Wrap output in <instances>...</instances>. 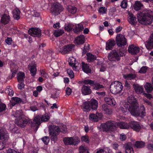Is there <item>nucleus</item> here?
Here are the masks:
<instances>
[{
    "label": "nucleus",
    "mask_w": 153,
    "mask_h": 153,
    "mask_svg": "<svg viewBox=\"0 0 153 153\" xmlns=\"http://www.w3.org/2000/svg\"><path fill=\"white\" fill-rule=\"evenodd\" d=\"M144 88L147 93H150L153 90V86L150 83L146 82Z\"/></svg>",
    "instance_id": "obj_33"
},
{
    "label": "nucleus",
    "mask_w": 153,
    "mask_h": 153,
    "mask_svg": "<svg viewBox=\"0 0 153 153\" xmlns=\"http://www.w3.org/2000/svg\"><path fill=\"white\" fill-rule=\"evenodd\" d=\"M29 121L27 120L22 118L16 119L15 121V123L18 126L21 127H24L27 124Z\"/></svg>",
    "instance_id": "obj_10"
},
{
    "label": "nucleus",
    "mask_w": 153,
    "mask_h": 153,
    "mask_svg": "<svg viewBox=\"0 0 153 153\" xmlns=\"http://www.w3.org/2000/svg\"><path fill=\"white\" fill-rule=\"evenodd\" d=\"M126 153H134V150L131 143H128L125 147Z\"/></svg>",
    "instance_id": "obj_34"
},
{
    "label": "nucleus",
    "mask_w": 153,
    "mask_h": 153,
    "mask_svg": "<svg viewBox=\"0 0 153 153\" xmlns=\"http://www.w3.org/2000/svg\"><path fill=\"white\" fill-rule=\"evenodd\" d=\"M42 140L44 143L45 145H47L50 140L49 138L47 136L44 137L42 139Z\"/></svg>",
    "instance_id": "obj_52"
},
{
    "label": "nucleus",
    "mask_w": 153,
    "mask_h": 153,
    "mask_svg": "<svg viewBox=\"0 0 153 153\" xmlns=\"http://www.w3.org/2000/svg\"><path fill=\"white\" fill-rule=\"evenodd\" d=\"M83 83L85 85H89L91 86H94L95 82L91 80L87 79L83 81Z\"/></svg>",
    "instance_id": "obj_42"
},
{
    "label": "nucleus",
    "mask_w": 153,
    "mask_h": 153,
    "mask_svg": "<svg viewBox=\"0 0 153 153\" xmlns=\"http://www.w3.org/2000/svg\"><path fill=\"white\" fill-rule=\"evenodd\" d=\"M22 114V111L21 110L16 111L13 115L15 117L17 118V119H18L19 118H22L21 117Z\"/></svg>",
    "instance_id": "obj_47"
},
{
    "label": "nucleus",
    "mask_w": 153,
    "mask_h": 153,
    "mask_svg": "<svg viewBox=\"0 0 153 153\" xmlns=\"http://www.w3.org/2000/svg\"><path fill=\"white\" fill-rule=\"evenodd\" d=\"M64 33L63 30L57 29L54 31V34L55 36L56 37L62 35Z\"/></svg>",
    "instance_id": "obj_39"
},
{
    "label": "nucleus",
    "mask_w": 153,
    "mask_h": 153,
    "mask_svg": "<svg viewBox=\"0 0 153 153\" xmlns=\"http://www.w3.org/2000/svg\"><path fill=\"white\" fill-rule=\"evenodd\" d=\"M57 45L58 46V51L63 54L68 53L72 50L73 46V45H68L64 46L62 42H59Z\"/></svg>",
    "instance_id": "obj_5"
},
{
    "label": "nucleus",
    "mask_w": 153,
    "mask_h": 153,
    "mask_svg": "<svg viewBox=\"0 0 153 153\" xmlns=\"http://www.w3.org/2000/svg\"><path fill=\"white\" fill-rule=\"evenodd\" d=\"M115 44V42L114 39H110L108 40L106 42L105 49L107 50H112Z\"/></svg>",
    "instance_id": "obj_16"
},
{
    "label": "nucleus",
    "mask_w": 153,
    "mask_h": 153,
    "mask_svg": "<svg viewBox=\"0 0 153 153\" xmlns=\"http://www.w3.org/2000/svg\"><path fill=\"white\" fill-rule=\"evenodd\" d=\"M93 86L94 87V88L95 90H97L103 87L102 85H100L99 83H97L95 82L94 86Z\"/></svg>",
    "instance_id": "obj_55"
},
{
    "label": "nucleus",
    "mask_w": 153,
    "mask_h": 153,
    "mask_svg": "<svg viewBox=\"0 0 153 153\" xmlns=\"http://www.w3.org/2000/svg\"><path fill=\"white\" fill-rule=\"evenodd\" d=\"M65 92L67 95H70L72 93V90L70 88L67 87L65 90Z\"/></svg>",
    "instance_id": "obj_61"
},
{
    "label": "nucleus",
    "mask_w": 153,
    "mask_h": 153,
    "mask_svg": "<svg viewBox=\"0 0 153 153\" xmlns=\"http://www.w3.org/2000/svg\"><path fill=\"white\" fill-rule=\"evenodd\" d=\"M85 40V38L84 35H81L76 37L75 40L77 44L81 45L83 44Z\"/></svg>",
    "instance_id": "obj_22"
},
{
    "label": "nucleus",
    "mask_w": 153,
    "mask_h": 153,
    "mask_svg": "<svg viewBox=\"0 0 153 153\" xmlns=\"http://www.w3.org/2000/svg\"><path fill=\"white\" fill-rule=\"evenodd\" d=\"M25 78V73L22 72H19L17 74V79L19 82H23Z\"/></svg>",
    "instance_id": "obj_32"
},
{
    "label": "nucleus",
    "mask_w": 153,
    "mask_h": 153,
    "mask_svg": "<svg viewBox=\"0 0 153 153\" xmlns=\"http://www.w3.org/2000/svg\"><path fill=\"white\" fill-rule=\"evenodd\" d=\"M89 102L90 107L92 109L95 110L98 107V103L97 100L92 99Z\"/></svg>",
    "instance_id": "obj_21"
},
{
    "label": "nucleus",
    "mask_w": 153,
    "mask_h": 153,
    "mask_svg": "<svg viewBox=\"0 0 153 153\" xmlns=\"http://www.w3.org/2000/svg\"><path fill=\"white\" fill-rule=\"evenodd\" d=\"M101 109L102 111L105 114H111L112 113V111L111 109L106 104L102 105L101 106Z\"/></svg>",
    "instance_id": "obj_20"
},
{
    "label": "nucleus",
    "mask_w": 153,
    "mask_h": 153,
    "mask_svg": "<svg viewBox=\"0 0 153 153\" xmlns=\"http://www.w3.org/2000/svg\"><path fill=\"white\" fill-rule=\"evenodd\" d=\"M73 27V25L72 24H69L65 27V30L70 32L72 30Z\"/></svg>",
    "instance_id": "obj_51"
},
{
    "label": "nucleus",
    "mask_w": 153,
    "mask_h": 153,
    "mask_svg": "<svg viewBox=\"0 0 153 153\" xmlns=\"http://www.w3.org/2000/svg\"><path fill=\"white\" fill-rule=\"evenodd\" d=\"M63 141L65 145H76L79 142V141H75L72 137H66L63 139Z\"/></svg>",
    "instance_id": "obj_11"
},
{
    "label": "nucleus",
    "mask_w": 153,
    "mask_h": 153,
    "mask_svg": "<svg viewBox=\"0 0 153 153\" xmlns=\"http://www.w3.org/2000/svg\"><path fill=\"white\" fill-rule=\"evenodd\" d=\"M87 60L88 62L93 61L96 59V56L92 55L91 53H88L87 54Z\"/></svg>",
    "instance_id": "obj_38"
},
{
    "label": "nucleus",
    "mask_w": 153,
    "mask_h": 153,
    "mask_svg": "<svg viewBox=\"0 0 153 153\" xmlns=\"http://www.w3.org/2000/svg\"><path fill=\"white\" fill-rule=\"evenodd\" d=\"M81 107L84 111L88 112L90 110L91 108L89 101L84 102Z\"/></svg>",
    "instance_id": "obj_28"
},
{
    "label": "nucleus",
    "mask_w": 153,
    "mask_h": 153,
    "mask_svg": "<svg viewBox=\"0 0 153 153\" xmlns=\"http://www.w3.org/2000/svg\"><path fill=\"white\" fill-rule=\"evenodd\" d=\"M140 49L138 46H136L134 45H131L129 46L128 48V52L133 55L137 54L140 51Z\"/></svg>",
    "instance_id": "obj_14"
},
{
    "label": "nucleus",
    "mask_w": 153,
    "mask_h": 153,
    "mask_svg": "<svg viewBox=\"0 0 153 153\" xmlns=\"http://www.w3.org/2000/svg\"><path fill=\"white\" fill-rule=\"evenodd\" d=\"M10 21V17L9 15L6 14H4L2 17L1 22L4 24H7Z\"/></svg>",
    "instance_id": "obj_29"
},
{
    "label": "nucleus",
    "mask_w": 153,
    "mask_h": 153,
    "mask_svg": "<svg viewBox=\"0 0 153 153\" xmlns=\"http://www.w3.org/2000/svg\"><path fill=\"white\" fill-rule=\"evenodd\" d=\"M12 40L11 38H7L5 40V42L8 45H10L12 42Z\"/></svg>",
    "instance_id": "obj_63"
},
{
    "label": "nucleus",
    "mask_w": 153,
    "mask_h": 153,
    "mask_svg": "<svg viewBox=\"0 0 153 153\" xmlns=\"http://www.w3.org/2000/svg\"><path fill=\"white\" fill-rule=\"evenodd\" d=\"M81 63L82 68L83 71L86 73H90L91 71V70L89 68L88 65L83 62H82Z\"/></svg>",
    "instance_id": "obj_25"
},
{
    "label": "nucleus",
    "mask_w": 153,
    "mask_h": 153,
    "mask_svg": "<svg viewBox=\"0 0 153 153\" xmlns=\"http://www.w3.org/2000/svg\"><path fill=\"white\" fill-rule=\"evenodd\" d=\"M115 40L117 45L119 47L124 46L126 44V39L124 35L121 34L117 35Z\"/></svg>",
    "instance_id": "obj_6"
},
{
    "label": "nucleus",
    "mask_w": 153,
    "mask_h": 153,
    "mask_svg": "<svg viewBox=\"0 0 153 153\" xmlns=\"http://www.w3.org/2000/svg\"><path fill=\"white\" fill-rule=\"evenodd\" d=\"M148 67L146 66H143L141 68L139 71V72L140 73H145L147 71Z\"/></svg>",
    "instance_id": "obj_50"
},
{
    "label": "nucleus",
    "mask_w": 153,
    "mask_h": 153,
    "mask_svg": "<svg viewBox=\"0 0 153 153\" xmlns=\"http://www.w3.org/2000/svg\"><path fill=\"white\" fill-rule=\"evenodd\" d=\"M123 88L122 83L118 81H115L112 83L110 86L111 92L113 94H116L120 92Z\"/></svg>",
    "instance_id": "obj_4"
},
{
    "label": "nucleus",
    "mask_w": 153,
    "mask_h": 153,
    "mask_svg": "<svg viewBox=\"0 0 153 153\" xmlns=\"http://www.w3.org/2000/svg\"><path fill=\"white\" fill-rule=\"evenodd\" d=\"M108 59L111 61H118L120 59V56L116 50H114L109 54L108 56Z\"/></svg>",
    "instance_id": "obj_7"
},
{
    "label": "nucleus",
    "mask_w": 153,
    "mask_h": 153,
    "mask_svg": "<svg viewBox=\"0 0 153 153\" xmlns=\"http://www.w3.org/2000/svg\"><path fill=\"white\" fill-rule=\"evenodd\" d=\"M70 60V62H69V65L71 66H73L74 64H75V59L73 57H71L69 59Z\"/></svg>",
    "instance_id": "obj_58"
},
{
    "label": "nucleus",
    "mask_w": 153,
    "mask_h": 153,
    "mask_svg": "<svg viewBox=\"0 0 153 153\" xmlns=\"http://www.w3.org/2000/svg\"><path fill=\"white\" fill-rule=\"evenodd\" d=\"M6 108V106L4 104L1 103L0 104V112H1L4 111Z\"/></svg>",
    "instance_id": "obj_60"
},
{
    "label": "nucleus",
    "mask_w": 153,
    "mask_h": 153,
    "mask_svg": "<svg viewBox=\"0 0 153 153\" xmlns=\"http://www.w3.org/2000/svg\"><path fill=\"white\" fill-rule=\"evenodd\" d=\"M67 9L69 13L74 14L76 12L77 9L75 7L69 5L67 7Z\"/></svg>",
    "instance_id": "obj_36"
},
{
    "label": "nucleus",
    "mask_w": 153,
    "mask_h": 153,
    "mask_svg": "<svg viewBox=\"0 0 153 153\" xmlns=\"http://www.w3.org/2000/svg\"><path fill=\"white\" fill-rule=\"evenodd\" d=\"M81 140L82 142H84L88 143H89V138L88 136H82L81 137Z\"/></svg>",
    "instance_id": "obj_48"
},
{
    "label": "nucleus",
    "mask_w": 153,
    "mask_h": 153,
    "mask_svg": "<svg viewBox=\"0 0 153 153\" xmlns=\"http://www.w3.org/2000/svg\"><path fill=\"white\" fill-rule=\"evenodd\" d=\"M147 44L146 45V48L148 49H151L153 48V33H152L148 40L147 41Z\"/></svg>",
    "instance_id": "obj_19"
},
{
    "label": "nucleus",
    "mask_w": 153,
    "mask_h": 153,
    "mask_svg": "<svg viewBox=\"0 0 153 153\" xmlns=\"http://www.w3.org/2000/svg\"><path fill=\"white\" fill-rule=\"evenodd\" d=\"M67 72L69 76L71 78H72L74 77V74L71 69H68L67 70Z\"/></svg>",
    "instance_id": "obj_54"
},
{
    "label": "nucleus",
    "mask_w": 153,
    "mask_h": 153,
    "mask_svg": "<svg viewBox=\"0 0 153 153\" xmlns=\"http://www.w3.org/2000/svg\"><path fill=\"white\" fill-rule=\"evenodd\" d=\"M134 89L135 91L138 94L143 93V88L142 86L134 85Z\"/></svg>",
    "instance_id": "obj_37"
},
{
    "label": "nucleus",
    "mask_w": 153,
    "mask_h": 153,
    "mask_svg": "<svg viewBox=\"0 0 153 153\" xmlns=\"http://www.w3.org/2000/svg\"><path fill=\"white\" fill-rule=\"evenodd\" d=\"M104 101L108 104L112 106H114L115 105L116 102L114 100L111 98L106 97L104 98Z\"/></svg>",
    "instance_id": "obj_24"
},
{
    "label": "nucleus",
    "mask_w": 153,
    "mask_h": 153,
    "mask_svg": "<svg viewBox=\"0 0 153 153\" xmlns=\"http://www.w3.org/2000/svg\"><path fill=\"white\" fill-rule=\"evenodd\" d=\"M125 50L123 48H120L119 49V53L120 54V56H124L125 54Z\"/></svg>",
    "instance_id": "obj_62"
},
{
    "label": "nucleus",
    "mask_w": 153,
    "mask_h": 153,
    "mask_svg": "<svg viewBox=\"0 0 153 153\" xmlns=\"http://www.w3.org/2000/svg\"><path fill=\"white\" fill-rule=\"evenodd\" d=\"M49 134L51 136L50 138L51 141H53L54 143H55L57 140V135L58 134H51V133H49Z\"/></svg>",
    "instance_id": "obj_46"
},
{
    "label": "nucleus",
    "mask_w": 153,
    "mask_h": 153,
    "mask_svg": "<svg viewBox=\"0 0 153 153\" xmlns=\"http://www.w3.org/2000/svg\"><path fill=\"white\" fill-rule=\"evenodd\" d=\"M145 143L143 141H137L134 144V146L137 148H141L144 147Z\"/></svg>",
    "instance_id": "obj_35"
},
{
    "label": "nucleus",
    "mask_w": 153,
    "mask_h": 153,
    "mask_svg": "<svg viewBox=\"0 0 153 153\" xmlns=\"http://www.w3.org/2000/svg\"><path fill=\"white\" fill-rule=\"evenodd\" d=\"M98 11L99 13L103 14L106 12L107 9L105 7H101L100 8Z\"/></svg>",
    "instance_id": "obj_57"
},
{
    "label": "nucleus",
    "mask_w": 153,
    "mask_h": 153,
    "mask_svg": "<svg viewBox=\"0 0 153 153\" xmlns=\"http://www.w3.org/2000/svg\"><path fill=\"white\" fill-rule=\"evenodd\" d=\"M119 127L123 129H127L129 128V123L128 124L125 122H120L117 123V127Z\"/></svg>",
    "instance_id": "obj_23"
},
{
    "label": "nucleus",
    "mask_w": 153,
    "mask_h": 153,
    "mask_svg": "<svg viewBox=\"0 0 153 153\" xmlns=\"http://www.w3.org/2000/svg\"><path fill=\"white\" fill-rule=\"evenodd\" d=\"M81 91L82 94L85 95L90 94L92 92L90 86L85 85H83Z\"/></svg>",
    "instance_id": "obj_18"
},
{
    "label": "nucleus",
    "mask_w": 153,
    "mask_h": 153,
    "mask_svg": "<svg viewBox=\"0 0 153 153\" xmlns=\"http://www.w3.org/2000/svg\"><path fill=\"white\" fill-rule=\"evenodd\" d=\"M21 99L18 97H13L10 100L11 104L12 106L15 105L16 104L21 103Z\"/></svg>",
    "instance_id": "obj_30"
},
{
    "label": "nucleus",
    "mask_w": 153,
    "mask_h": 153,
    "mask_svg": "<svg viewBox=\"0 0 153 153\" xmlns=\"http://www.w3.org/2000/svg\"><path fill=\"white\" fill-rule=\"evenodd\" d=\"M83 29V27L82 24H79L74 27L73 29L74 32L75 33H78L81 32Z\"/></svg>",
    "instance_id": "obj_31"
},
{
    "label": "nucleus",
    "mask_w": 153,
    "mask_h": 153,
    "mask_svg": "<svg viewBox=\"0 0 153 153\" xmlns=\"http://www.w3.org/2000/svg\"><path fill=\"white\" fill-rule=\"evenodd\" d=\"M28 68L30 71L31 75L33 76H34L36 71V65L34 62H32L28 66Z\"/></svg>",
    "instance_id": "obj_17"
},
{
    "label": "nucleus",
    "mask_w": 153,
    "mask_h": 153,
    "mask_svg": "<svg viewBox=\"0 0 153 153\" xmlns=\"http://www.w3.org/2000/svg\"><path fill=\"white\" fill-rule=\"evenodd\" d=\"M40 72L41 74V76L44 77L45 78H48V74L45 72V70H41Z\"/></svg>",
    "instance_id": "obj_56"
},
{
    "label": "nucleus",
    "mask_w": 153,
    "mask_h": 153,
    "mask_svg": "<svg viewBox=\"0 0 153 153\" xmlns=\"http://www.w3.org/2000/svg\"><path fill=\"white\" fill-rule=\"evenodd\" d=\"M63 10V8L62 6L59 4H53L51 8V11L52 12L55 13L56 15H58Z\"/></svg>",
    "instance_id": "obj_9"
},
{
    "label": "nucleus",
    "mask_w": 153,
    "mask_h": 153,
    "mask_svg": "<svg viewBox=\"0 0 153 153\" xmlns=\"http://www.w3.org/2000/svg\"><path fill=\"white\" fill-rule=\"evenodd\" d=\"M143 6L140 2L137 1L135 2L134 5V7L135 10H138L140 9L142 6Z\"/></svg>",
    "instance_id": "obj_41"
},
{
    "label": "nucleus",
    "mask_w": 153,
    "mask_h": 153,
    "mask_svg": "<svg viewBox=\"0 0 153 153\" xmlns=\"http://www.w3.org/2000/svg\"><path fill=\"white\" fill-rule=\"evenodd\" d=\"M136 77L135 74H126L123 75V77L127 80H131L134 79Z\"/></svg>",
    "instance_id": "obj_40"
},
{
    "label": "nucleus",
    "mask_w": 153,
    "mask_h": 153,
    "mask_svg": "<svg viewBox=\"0 0 153 153\" xmlns=\"http://www.w3.org/2000/svg\"><path fill=\"white\" fill-rule=\"evenodd\" d=\"M128 21L132 25H135L137 23L136 19L135 16L132 13H129Z\"/></svg>",
    "instance_id": "obj_27"
},
{
    "label": "nucleus",
    "mask_w": 153,
    "mask_h": 153,
    "mask_svg": "<svg viewBox=\"0 0 153 153\" xmlns=\"http://www.w3.org/2000/svg\"><path fill=\"white\" fill-rule=\"evenodd\" d=\"M127 5V2L126 0L123 1L121 3V6L123 8H125L126 7Z\"/></svg>",
    "instance_id": "obj_59"
},
{
    "label": "nucleus",
    "mask_w": 153,
    "mask_h": 153,
    "mask_svg": "<svg viewBox=\"0 0 153 153\" xmlns=\"http://www.w3.org/2000/svg\"><path fill=\"white\" fill-rule=\"evenodd\" d=\"M129 127L137 131H139L141 129V126L136 121H132L129 123Z\"/></svg>",
    "instance_id": "obj_15"
},
{
    "label": "nucleus",
    "mask_w": 153,
    "mask_h": 153,
    "mask_svg": "<svg viewBox=\"0 0 153 153\" xmlns=\"http://www.w3.org/2000/svg\"><path fill=\"white\" fill-rule=\"evenodd\" d=\"M138 104L136 99L133 96H130L128 97L125 104L120 107V110L123 113L128 111L132 115L143 117L146 114L144 106L141 105L138 109Z\"/></svg>",
    "instance_id": "obj_1"
},
{
    "label": "nucleus",
    "mask_w": 153,
    "mask_h": 153,
    "mask_svg": "<svg viewBox=\"0 0 153 153\" xmlns=\"http://www.w3.org/2000/svg\"><path fill=\"white\" fill-rule=\"evenodd\" d=\"M153 12L150 10H144L138 12L137 19L138 22L143 25H150L153 21Z\"/></svg>",
    "instance_id": "obj_2"
},
{
    "label": "nucleus",
    "mask_w": 153,
    "mask_h": 153,
    "mask_svg": "<svg viewBox=\"0 0 153 153\" xmlns=\"http://www.w3.org/2000/svg\"><path fill=\"white\" fill-rule=\"evenodd\" d=\"M5 92L6 94L10 96H13L14 94V91L11 88H6Z\"/></svg>",
    "instance_id": "obj_49"
},
{
    "label": "nucleus",
    "mask_w": 153,
    "mask_h": 153,
    "mask_svg": "<svg viewBox=\"0 0 153 153\" xmlns=\"http://www.w3.org/2000/svg\"><path fill=\"white\" fill-rule=\"evenodd\" d=\"M49 118L48 114H45L44 115L41 116V120L42 121H48Z\"/></svg>",
    "instance_id": "obj_53"
},
{
    "label": "nucleus",
    "mask_w": 153,
    "mask_h": 153,
    "mask_svg": "<svg viewBox=\"0 0 153 153\" xmlns=\"http://www.w3.org/2000/svg\"><path fill=\"white\" fill-rule=\"evenodd\" d=\"M80 153H86L88 151V149L86 146H81L79 148Z\"/></svg>",
    "instance_id": "obj_44"
},
{
    "label": "nucleus",
    "mask_w": 153,
    "mask_h": 153,
    "mask_svg": "<svg viewBox=\"0 0 153 153\" xmlns=\"http://www.w3.org/2000/svg\"><path fill=\"white\" fill-rule=\"evenodd\" d=\"M101 126L104 131H114L116 130L117 123L114 121L109 120L105 123L101 124Z\"/></svg>",
    "instance_id": "obj_3"
},
{
    "label": "nucleus",
    "mask_w": 153,
    "mask_h": 153,
    "mask_svg": "<svg viewBox=\"0 0 153 153\" xmlns=\"http://www.w3.org/2000/svg\"><path fill=\"white\" fill-rule=\"evenodd\" d=\"M49 133L59 134L61 130L58 126L53 125H51L48 127Z\"/></svg>",
    "instance_id": "obj_13"
},
{
    "label": "nucleus",
    "mask_w": 153,
    "mask_h": 153,
    "mask_svg": "<svg viewBox=\"0 0 153 153\" xmlns=\"http://www.w3.org/2000/svg\"><path fill=\"white\" fill-rule=\"evenodd\" d=\"M7 153H20L19 152H17V151L15 150L11 149H9L7 151Z\"/></svg>",
    "instance_id": "obj_64"
},
{
    "label": "nucleus",
    "mask_w": 153,
    "mask_h": 153,
    "mask_svg": "<svg viewBox=\"0 0 153 153\" xmlns=\"http://www.w3.org/2000/svg\"><path fill=\"white\" fill-rule=\"evenodd\" d=\"M9 138V136L7 131L4 129H0V139L5 142L8 140Z\"/></svg>",
    "instance_id": "obj_12"
},
{
    "label": "nucleus",
    "mask_w": 153,
    "mask_h": 153,
    "mask_svg": "<svg viewBox=\"0 0 153 153\" xmlns=\"http://www.w3.org/2000/svg\"><path fill=\"white\" fill-rule=\"evenodd\" d=\"M28 33L30 35L33 37L39 36L41 35V30L39 28H32L28 30Z\"/></svg>",
    "instance_id": "obj_8"
},
{
    "label": "nucleus",
    "mask_w": 153,
    "mask_h": 153,
    "mask_svg": "<svg viewBox=\"0 0 153 153\" xmlns=\"http://www.w3.org/2000/svg\"><path fill=\"white\" fill-rule=\"evenodd\" d=\"M35 123L38 125H39L42 121L41 119V116H36L34 119Z\"/></svg>",
    "instance_id": "obj_45"
},
{
    "label": "nucleus",
    "mask_w": 153,
    "mask_h": 153,
    "mask_svg": "<svg viewBox=\"0 0 153 153\" xmlns=\"http://www.w3.org/2000/svg\"><path fill=\"white\" fill-rule=\"evenodd\" d=\"M20 11L18 8L14 9L13 11V18L17 20L19 19L20 18Z\"/></svg>",
    "instance_id": "obj_26"
},
{
    "label": "nucleus",
    "mask_w": 153,
    "mask_h": 153,
    "mask_svg": "<svg viewBox=\"0 0 153 153\" xmlns=\"http://www.w3.org/2000/svg\"><path fill=\"white\" fill-rule=\"evenodd\" d=\"M89 119L94 121L97 122L98 120L97 116L94 114H91L89 116Z\"/></svg>",
    "instance_id": "obj_43"
}]
</instances>
